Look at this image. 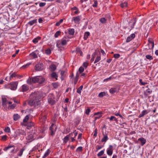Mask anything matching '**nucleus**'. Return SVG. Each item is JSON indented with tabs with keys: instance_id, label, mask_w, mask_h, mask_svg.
Returning a JSON list of instances; mask_svg holds the SVG:
<instances>
[{
	"instance_id": "nucleus-29",
	"label": "nucleus",
	"mask_w": 158,
	"mask_h": 158,
	"mask_svg": "<svg viewBox=\"0 0 158 158\" xmlns=\"http://www.w3.org/2000/svg\"><path fill=\"white\" fill-rule=\"evenodd\" d=\"M20 117L19 116L18 114H15L14 115L13 118L14 120L17 121Z\"/></svg>"
},
{
	"instance_id": "nucleus-17",
	"label": "nucleus",
	"mask_w": 158,
	"mask_h": 158,
	"mask_svg": "<svg viewBox=\"0 0 158 158\" xmlns=\"http://www.w3.org/2000/svg\"><path fill=\"white\" fill-rule=\"evenodd\" d=\"M73 135V134H69L68 135L65 136L64 139L63 141L65 143H67L69 140V138L72 137Z\"/></svg>"
},
{
	"instance_id": "nucleus-30",
	"label": "nucleus",
	"mask_w": 158,
	"mask_h": 158,
	"mask_svg": "<svg viewBox=\"0 0 158 158\" xmlns=\"http://www.w3.org/2000/svg\"><path fill=\"white\" fill-rule=\"evenodd\" d=\"M51 76L53 78H55L56 80H57V78L58 76L56 73L53 72L51 74Z\"/></svg>"
},
{
	"instance_id": "nucleus-57",
	"label": "nucleus",
	"mask_w": 158,
	"mask_h": 158,
	"mask_svg": "<svg viewBox=\"0 0 158 158\" xmlns=\"http://www.w3.org/2000/svg\"><path fill=\"white\" fill-rule=\"evenodd\" d=\"M88 63L87 61L84 62L83 63V66L84 67H85V68H86L88 66Z\"/></svg>"
},
{
	"instance_id": "nucleus-1",
	"label": "nucleus",
	"mask_w": 158,
	"mask_h": 158,
	"mask_svg": "<svg viewBox=\"0 0 158 158\" xmlns=\"http://www.w3.org/2000/svg\"><path fill=\"white\" fill-rule=\"evenodd\" d=\"M41 96L39 92L32 93L30 96L28 104L31 106H35L40 104Z\"/></svg>"
},
{
	"instance_id": "nucleus-45",
	"label": "nucleus",
	"mask_w": 158,
	"mask_h": 158,
	"mask_svg": "<svg viewBox=\"0 0 158 158\" xmlns=\"http://www.w3.org/2000/svg\"><path fill=\"white\" fill-rule=\"evenodd\" d=\"M127 6V2H124L123 3L120 4V6L122 8H124Z\"/></svg>"
},
{
	"instance_id": "nucleus-22",
	"label": "nucleus",
	"mask_w": 158,
	"mask_h": 158,
	"mask_svg": "<svg viewBox=\"0 0 158 158\" xmlns=\"http://www.w3.org/2000/svg\"><path fill=\"white\" fill-rule=\"evenodd\" d=\"M49 69L52 71H54L56 69V67L54 64H51L49 66Z\"/></svg>"
},
{
	"instance_id": "nucleus-38",
	"label": "nucleus",
	"mask_w": 158,
	"mask_h": 158,
	"mask_svg": "<svg viewBox=\"0 0 158 158\" xmlns=\"http://www.w3.org/2000/svg\"><path fill=\"white\" fill-rule=\"evenodd\" d=\"M34 123L32 122H30L29 123H27L26 124V125H27L28 127H31L34 126ZM24 125H26V124H25Z\"/></svg>"
},
{
	"instance_id": "nucleus-16",
	"label": "nucleus",
	"mask_w": 158,
	"mask_h": 158,
	"mask_svg": "<svg viewBox=\"0 0 158 158\" xmlns=\"http://www.w3.org/2000/svg\"><path fill=\"white\" fill-rule=\"evenodd\" d=\"M29 89V86L26 84L23 85L21 88V91L22 92H25Z\"/></svg>"
},
{
	"instance_id": "nucleus-32",
	"label": "nucleus",
	"mask_w": 158,
	"mask_h": 158,
	"mask_svg": "<svg viewBox=\"0 0 158 158\" xmlns=\"http://www.w3.org/2000/svg\"><path fill=\"white\" fill-rule=\"evenodd\" d=\"M25 150V149L24 148H23L21 149L19 152L18 155L20 156H21L23 155V152Z\"/></svg>"
},
{
	"instance_id": "nucleus-42",
	"label": "nucleus",
	"mask_w": 158,
	"mask_h": 158,
	"mask_svg": "<svg viewBox=\"0 0 158 158\" xmlns=\"http://www.w3.org/2000/svg\"><path fill=\"white\" fill-rule=\"evenodd\" d=\"M104 152V149L100 151L98 154L97 156L98 157H99L103 155Z\"/></svg>"
},
{
	"instance_id": "nucleus-53",
	"label": "nucleus",
	"mask_w": 158,
	"mask_h": 158,
	"mask_svg": "<svg viewBox=\"0 0 158 158\" xmlns=\"http://www.w3.org/2000/svg\"><path fill=\"white\" fill-rule=\"evenodd\" d=\"M90 111V109L89 108H88V109L86 110L85 113L86 114L89 115V114Z\"/></svg>"
},
{
	"instance_id": "nucleus-26",
	"label": "nucleus",
	"mask_w": 158,
	"mask_h": 158,
	"mask_svg": "<svg viewBox=\"0 0 158 158\" xmlns=\"http://www.w3.org/2000/svg\"><path fill=\"white\" fill-rule=\"evenodd\" d=\"M107 153L109 156H111L113 154V150L112 149H107Z\"/></svg>"
},
{
	"instance_id": "nucleus-55",
	"label": "nucleus",
	"mask_w": 158,
	"mask_h": 158,
	"mask_svg": "<svg viewBox=\"0 0 158 158\" xmlns=\"http://www.w3.org/2000/svg\"><path fill=\"white\" fill-rule=\"evenodd\" d=\"M60 31H57L55 34V37L56 38L60 34Z\"/></svg>"
},
{
	"instance_id": "nucleus-10",
	"label": "nucleus",
	"mask_w": 158,
	"mask_h": 158,
	"mask_svg": "<svg viewBox=\"0 0 158 158\" xmlns=\"http://www.w3.org/2000/svg\"><path fill=\"white\" fill-rule=\"evenodd\" d=\"M2 105L3 106H6L7 104H11L12 103V102L10 101H8L6 99V98H2Z\"/></svg>"
},
{
	"instance_id": "nucleus-9",
	"label": "nucleus",
	"mask_w": 158,
	"mask_h": 158,
	"mask_svg": "<svg viewBox=\"0 0 158 158\" xmlns=\"http://www.w3.org/2000/svg\"><path fill=\"white\" fill-rule=\"evenodd\" d=\"M44 69L43 64H37L35 66V69L37 71H41Z\"/></svg>"
},
{
	"instance_id": "nucleus-50",
	"label": "nucleus",
	"mask_w": 158,
	"mask_h": 158,
	"mask_svg": "<svg viewBox=\"0 0 158 158\" xmlns=\"http://www.w3.org/2000/svg\"><path fill=\"white\" fill-rule=\"evenodd\" d=\"M98 52L97 51H95V52H94L92 55V58L95 59L96 55L98 54Z\"/></svg>"
},
{
	"instance_id": "nucleus-35",
	"label": "nucleus",
	"mask_w": 158,
	"mask_h": 158,
	"mask_svg": "<svg viewBox=\"0 0 158 158\" xmlns=\"http://www.w3.org/2000/svg\"><path fill=\"white\" fill-rule=\"evenodd\" d=\"M107 118L109 119L110 121L113 120L116 121L117 120V119L114 116H111L110 117H108Z\"/></svg>"
},
{
	"instance_id": "nucleus-20",
	"label": "nucleus",
	"mask_w": 158,
	"mask_h": 158,
	"mask_svg": "<svg viewBox=\"0 0 158 158\" xmlns=\"http://www.w3.org/2000/svg\"><path fill=\"white\" fill-rule=\"evenodd\" d=\"M149 112V111H148L147 110H143L142 112L141 113L139 114V117L140 118L143 117L144 115L148 114Z\"/></svg>"
},
{
	"instance_id": "nucleus-12",
	"label": "nucleus",
	"mask_w": 158,
	"mask_h": 158,
	"mask_svg": "<svg viewBox=\"0 0 158 158\" xmlns=\"http://www.w3.org/2000/svg\"><path fill=\"white\" fill-rule=\"evenodd\" d=\"M72 19L73 20L75 23L78 24L80 23V21L81 19V16H78L76 17H74Z\"/></svg>"
},
{
	"instance_id": "nucleus-28",
	"label": "nucleus",
	"mask_w": 158,
	"mask_h": 158,
	"mask_svg": "<svg viewBox=\"0 0 158 158\" xmlns=\"http://www.w3.org/2000/svg\"><path fill=\"white\" fill-rule=\"evenodd\" d=\"M29 118V117L28 115H27L24 117L23 119V122L24 123H26Z\"/></svg>"
},
{
	"instance_id": "nucleus-2",
	"label": "nucleus",
	"mask_w": 158,
	"mask_h": 158,
	"mask_svg": "<svg viewBox=\"0 0 158 158\" xmlns=\"http://www.w3.org/2000/svg\"><path fill=\"white\" fill-rule=\"evenodd\" d=\"M18 83L17 82H12L5 86L6 88H9L12 90H15L17 89Z\"/></svg>"
},
{
	"instance_id": "nucleus-7",
	"label": "nucleus",
	"mask_w": 158,
	"mask_h": 158,
	"mask_svg": "<svg viewBox=\"0 0 158 158\" xmlns=\"http://www.w3.org/2000/svg\"><path fill=\"white\" fill-rule=\"evenodd\" d=\"M15 146L13 145H8V146L5 147L4 149V150L5 151H6L8 150H10V152H13L15 150Z\"/></svg>"
},
{
	"instance_id": "nucleus-63",
	"label": "nucleus",
	"mask_w": 158,
	"mask_h": 158,
	"mask_svg": "<svg viewBox=\"0 0 158 158\" xmlns=\"http://www.w3.org/2000/svg\"><path fill=\"white\" fill-rule=\"evenodd\" d=\"M46 5V3L44 2H41L39 4L40 7H42Z\"/></svg>"
},
{
	"instance_id": "nucleus-36",
	"label": "nucleus",
	"mask_w": 158,
	"mask_h": 158,
	"mask_svg": "<svg viewBox=\"0 0 158 158\" xmlns=\"http://www.w3.org/2000/svg\"><path fill=\"white\" fill-rule=\"evenodd\" d=\"M65 71H62L61 72L60 74L61 75V79L62 80H63L64 79V75L65 74Z\"/></svg>"
},
{
	"instance_id": "nucleus-40",
	"label": "nucleus",
	"mask_w": 158,
	"mask_h": 158,
	"mask_svg": "<svg viewBox=\"0 0 158 158\" xmlns=\"http://www.w3.org/2000/svg\"><path fill=\"white\" fill-rule=\"evenodd\" d=\"M106 21V19L104 18H102L100 19V21L102 23H105Z\"/></svg>"
},
{
	"instance_id": "nucleus-52",
	"label": "nucleus",
	"mask_w": 158,
	"mask_h": 158,
	"mask_svg": "<svg viewBox=\"0 0 158 158\" xmlns=\"http://www.w3.org/2000/svg\"><path fill=\"white\" fill-rule=\"evenodd\" d=\"M76 50L77 51V52H78L80 54V55L82 56L83 54L82 52V51L80 50V49L79 48H76Z\"/></svg>"
},
{
	"instance_id": "nucleus-34",
	"label": "nucleus",
	"mask_w": 158,
	"mask_h": 158,
	"mask_svg": "<svg viewBox=\"0 0 158 158\" xmlns=\"http://www.w3.org/2000/svg\"><path fill=\"white\" fill-rule=\"evenodd\" d=\"M40 38L39 37H38L34 39L33 40L32 42L35 44L36 43L38 42V40H40Z\"/></svg>"
},
{
	"instance_id": "nucleus-64",
	"label": "nucleus",
	"mask_w": 158,
	"mask_h": 158,
	"mask_svg": "<svg viewBox=\"0 0 158 158\" xmlns=\"http://www.w3.org/2000/svg\"><path fill=\"white\" fill-rule=\"evenodd\" d=\"M97 134L98 132L97 129H96L94 131V136L96 137L97 136Z\"/></svg>"
},
{
	"instance_id": "nucleus-46",
	"label": "nucleus",
	"mask_w": 158,
	"mask_h": 158,
	"mask_svg": "<svg viewBox=\"0 0 158 158\" xmlns=\"http://www.w3.org/2000/svg\"><path fill=\"white\" fill-rule=\"evenodd\" d=\"M67 43V41L65 39H62L61 40V44L62 45H64L66 44Z\"/></svg>"
},
{
	"instance_id": "nucleus-33",
	"label": "nucleus",
	"mask_w": 158,
	"mask_h": 158,
	"mask_svg": "<svg viewBox=\"0 0 158 158\" xmlns=\"http://www.w3.org/2000/svg\"><path fill=\"white\" fill-rule=\"evenodd\" d=\"M109 91L111 94H113L116 91V89L115 88H111L110 89Z\"/></svg>"
},
{
	"instance_id": "nucleus-48",
	"label": "nucleus",
	"mask_w": 158,
	"mask_h": 158,
	"mask_svg": "<svg viewBox=\"0 0 158 158\" xmlns=\"http://www.w3.org/2000/svg\"><path fill=\"white\" fill-rule=\"evenodd\" d=\"M51 53V50L49 48L48 49L45 50V53L47 55H50Z\"/></svg>"
},
{
	"instance_id": "nucleus-24",
	"label": "nucleus",
	"mask_w": 158,
	"mask_h": 158,
	"mask_svg": "<svg viewBox=\"0 0 158 158\" xmlns=\"http://www.w3.org/2000/svg\"><path fill=\"white\" fill-rule=\"evenodd\" d=\"M37 19H34L29 21L28 24L29 25L32 26L37 22Z\"/></svg>"
},
{
	"instance_id": "nucleus-11",
	"label": "nucleus",
	"mask_w": 158,
	"mask_h": 158,
	"mask_svg": "<svg viewBox=\"0 0 158 158\" xmlns=\"http://www.w3.org/2000/svg\"><path fill=\"white\" fill-rule=\"evenodd\" d=\"M102 135L103 136V137L101 140V142H106L109 139L107 134L106 132L104 133L103 132Z\"/></svg>"
},
{
	"instance_id": "nucleus-37",
	"label": "nucleus",
	"mask_w": 158,
	"mask_h": 158,
	"mask_svg": "<svg viewBox=\"0 0 158 158\" xmlns=\"http://www.w3.org/2000/svg\"><path fill=\"white\" fill-rule=\"evenodd\" d=\"M83 88V86L81 85V86L77 90V92L79 94H80L81 93V90Z\"/></svg>"
},
{
	"instance_id": "nucleus-4",
	"label": "nucleus",
	"mask_w": 158,
	"mask_h": 158,
	"mask_svg": "<svg viewBox=\"0 0 158 158\" xmlns=\"http://www.w3.org/2000/svg\"><path fill=\"white\" fill-rule=\"evenodd\" d=\"M48 102L51 105L55 104L56 102L55 96L52 94H49L48 97Z\"/></svg>"
},
{
	"instance_id": "nucleus-39",
	"label": "nucleus",
	"mask_w": 158,
	"mask_h": 158,
	"mask_svg": "<svg viewBox=\"0 0 158 158\" xmlns=\"http://www.w3.org/2000/svg\"><path fill=\"white\" fill-rule=\"evenodd\" d=\"M139 140L141 142L142 145H143L145 144L146 142V140L143 138H140L139 139Z\"/></svg>"
},
{
	"instance_id": "nucleus-6",
	"label": "nucleus",
	"mask_w": 158,
	"mask_h": 158,
	"mask_svg": "<svg viewBox=\"0 0 158 158\" xmlns=\"http://www.w3.org/2000/svg\"><path fill=\"white\" fill-rule=\"evenodd\" d=\"M16 136H19L21 135L25 136L26 135V132L22 129H19L17 130L15 132Z\"/></svg>"
},
{
	"instance_id": "nucleus-41",
	"label": "nucleus",
	"mask_w": 158,
	"mask_h": 158,
	"mask_svg": "<svg viewBox=\"0 0 158 158\" xmlns=\"http://www.w3.org/2000/svg\"><path fill=\"white\" fill-rule=\"evenodd\" d=\"M30 55L32 56L33 58H36L37 57V56L36 54L35 53V52H33L31 54H30Z\"/></svg>"
},
{
	"instance_id": "nucleus-18",
	"label": "nucleus",
	"mask_w": 158,
	"mask_h": 158,
	"mask_svg": "<svg viewBox=\"0 0 158 158\" xmlns=\"http://www.w3.org/2000/svg\"><path fill=\"white\" fill-rule=\"evenodd\" d=\"M135 37V35L134 34H131L130 36L128 37L126 40V42H129L133 39Z\"/></svg>"
},
{
	"instance_id": "nucleus-5",
	"label": "nucleus",
	"mask_w": 158,
	"mask_h": 158,
	"mask_svg": "<svg viewBox=\"0 0 158 158\" xmlns=\"http://www.w3.org/2000/svg\"><path fill=\"white\" fill-rule=\"evenodd\" d=\"M35 135V134H33L32 133H29L28 134L26 139L29 141V142H31L36 138Z\"/></svg>"
},
{
	"instance_id": "nucleus-54",
	"label": "nucleus",
	"mask_w": 158,
	"mask_h": 158,
	"mask_svg": "<svg viewBox=\"0 0 158 158\" xmlns=\"http://www.w3.org/2000/svg\"><path fill=\"white\" fill-rule=\"evenodd\" d=\"M146 58L147 59H148L151 60L153 59L152 57L149 55H147L146 56Z\"/></svg>"
},
{
	"instance_id": "nucleus-60",
	"label": "nucleus",
	"mask_w": 158,
	"mask_h": 158,
	"mask_svg": "<svg viewBox=\"0 0 158 158\" xmlns=\"http://www.w3.org/2000/svg\"><path fill=\"white\" fill-rule=\"evenodd\" d=\"M139 82L141 85H144L147 84V83L145 82H143L142 81V80L141 79L139 80Z\"/></svg>"
},
{
	"instance_id": "nucleus-61",
	"label": "nucleus",
	"mask_w": 158,
	"mask_h": 158,
	"mask_svg": "<svg viewBox=\"0 0 158 158\" xmlns=\"http://www.w3.org/2000/svg\"><path fill=\"white\" fill-rule=\"evenodd\" d=\"M120 56V55L118 54H115L114 55V57L115 58H118Z\"/></svg>"
},
{
	"instance_id": "nucleus-47",
	"label": "nucleus",
	"mask_w": 158,
	"mask_h": 158,
	"mask_svg": "<svg viewBox=\"0 0 158 158\" xmlns=\"http://www.w3.org/2000/svg\"><path fill=\"white\" fill-rule=\"evenodd\" d=\"M63 19H61L60 20V21L57 22L56 24V26H59L60 23H62L63 22Z\"/></svg>"
},
{
	"instance_id": "nucleus-25",
	"label": "nucleus",
	"mask_w": 158,
	"mask_h": 158,
	"mask_svg": "<svg viewBox=\"0 0 158 158\" xmlns=\"http://www.w3.org/2000/svg\"><path fill=\"white\" fill-rule=\"evenodd\" d=\"M50 152V150L49 149H48L45 153L44 156H43V158H45L47 157L49 154Z\"/></svg>"
},
{
	"instance_id": "nucleus-56",
	"label": "nucleus",
	"mask_w": 158,
	"mask_h": 158,
	"mask_svg": "<svg viewBox=\"0 0 158 158\" xmlns=\"http://www.w3.org/2000/svg\"><path fill=\"white\" fill-rule=\"evenodd\" d=\"M102 148V147H101L99 145H97L96 147V152H97L98 150Z\"/></svg>"
},
{
	"instance_id": "nucleus-14",
	"label": "nucleus",
	"mask_w": 158,
	"mask_h": 158,
	"mask_svg": "<svg viewBox=\"0 0 158 158\" xmlns=\"http://www.w3.org/2000/svg\"><path fill=\"white\" fill-rule=\"evenodd\" d=\"M39 80L38 83L40 84L44 85L45 84V79L41 76H39Z\"/></svg>"
},
{
	"instance_id": "nucleus-3",
	"label": "nucleus",
	"mask_w": 158,
	"mask_h": 158,
	"mask_svg": "<svg viewBox=\"0 0 158 158\" xmlns=\"http://www.w3.org/2000/svg\"><path fill=\"white\" fill-rule=\"evenodd\" d=\"M39 76H36L31 78L29 77L27 81V83L29 85H31L33 83H38L39 80Z\"/></svg>"
},
{
	"instance_id": "nucleus-58",
	"label": "nucleus",
	"mask_w": 158,
	"mask_h": 158,
	"mask_svg": "<svg viewBox=\"0 0 158 158\" xmlns=\"http://www.w3.org/2000/svg\"><path fill=\"white\" fill-rule=\"evenodd\" d=\"M82 150V147L80 146L77 148L76 149V151L77 152H81Z\"/></svg>"
},
{
	"instance_id": "nucleus-15",
	"label": "nucleus",
	"mask_w": 158,
	"mask_h": 158,
	"mask_svg": "<svg viewBox=\"0 0 158 158\" xmlns=\"http://www.w3.org/2000/svg\"><path fill=\"white\" fill-rule=\"evenodd\" d=\"M102 112H98L95 113L94 115H97L94 118V121H96L97 119H99L102 116Z\"/></svg>"
},
{
	"instance_id": "nucleus-49",
	"label": "nucleus",
	"mask_w": 158,
	"mask_h": 158,
	"mask_svg": "<svg viewBox=\"0 0 158 158\" xmlns=\"http://www.w3.org/2000/svg\"><path fill=\"white\" fill-rule=\"evenodd\" d=\"M84 68L82 67H81L79 69L78 72L79 73H81L84 71Z\"/></svg>"
},
{
	"instance_id": "nucleus-19",
	"label": "nucleus",
	"mask_w": 158,
	"mask_h": 158,
	"mask_svg": "<svg viewBox=\"0 0 158 158\" xmlns=\"http://www.w3.org/2000/svg\"><path fill=\"white\" fill-rule=\"evenodd\" d=\"M17 75L16 73L14 72L11 74L9 77L10 80L12 79H15L16 77H17Z\"/></svg>"
},
{
	"instance_id": "nucleus-43",
	"label": "nucleus",
	"mask_w": 158,
	"mask_h": 158,
	"mask_svg": "<svg viewBox=\"0 0 158 158\" xmlns=\"http://www.w3.org/2000/svg\"><path fill=\"white\" fill-rule=\"evenodd\" d=\"M136 22V21H135V22L133 23H131V22L129 23V25L131 26V30L133 28L134 26H135V24Z\"/></svg>"
},
{
	"instance_id": "nucleus-59",
	"label": "nucleus",
	"mask_w": 158,
	"mask_h": 158,
	"mask_svg": "<svg viewBox=\"0 0 158 158\" xmlns=\"http://www.w3.org/2000/svg\"><path fill=\"white\" fill-rule=\"evenodd\" d=\"M16 106L15 104H13L9 106V107L10 108V109H13Z\"/></svg>"
},
{
	"instance_id": "nucleus-21",
	"label": "nucleus",
	"mask_w": 158,
	"mask_h": 158,
	"mask_svg": "<svg viewBox=\"0 0 158 158\" xmlns=\"http://www.w3.org/2000/svg\"><path fill=\"white\" fill-rule=\"evenodd\" d=\"M90 35V33L88 31L85 32L84 34V39L85 40H86L88 38V36Z\"/></svg>"
},
{
	"instance_id": "nucleus-31",
	"label": "nucleus",
	"mask_w": 158,
	"mask_h": 158,
	"mask_svg": "<svg viewBox=\"0 0 158 158\" xmlns=\"http://www.w3.org/2000/svg\"><path fill=\"white\" fill-rule=\"evenodd\" d=\"M52 85L54 88H56L60 86V84L58 82H55L52 83Z\"/></svg>"
},
{
	"instance_id": "nucleus-8",
	"label": "nucleus",
	"mask_w": 158,
	"mask_h": 158,
	"mask_svg": "<svg viewBox=\"0 0 158 158\" xmlns=\"http://www.w3.org/2000/svg\"><path fill=\"white\" fill-rule=\"evenodd\" d=\"M56 127H54V124L52 123L49 128V130L51 131V135L53 136L54 135L56 131Z\"/></svg>"
},
{
	"instance_id": "nucleus-13",
	"label": "nucleus",
	"mask_w": 158,
	"mask_h": 158,
	"mask_svg": "<svg viewBox=\"0 0 158 158\" xmlns=\"http://www.w3.org/2000/svg\"><path fill=\"white\" fill-rule=\"evenodd\" d=\"M148 42H149V48H153L154 46V43L152 39L151 38L149 39Z\"/></svg>"
},
{
	"instance_id": "nucleus-27",
	"label": "nucleus",
	"mask_w": 158,
	"mask_h": 158,
	"mask_svg": "<svg viewBox=\"0 0 158 158\" xmlns=\"http://www.w3.org/2000/svg\"><path fill=\"white\" fill-rule=\"evenodd\" d=\"M101 59V57L100 56H97L96 57L95 60L94 62V64H95L99 62Z\"/></svg>"
},
{
	"instance_id": "nucleus-44",
	"label": "nucleus",
	"mask_w": 158,
	"mask_h": 158,
	"mask_svg": "<svg viewBox=\"0 0 158 158\" xmlns=\"http://www.w3.org/2000/svg\"><path fill=\"white\" fill-rule=\"evenodd\" d=\"M106 95V93L105 92H101L98 94V97H102Z\"/></svg>"
},
{
	"instance_id": "nucleus-23",
	"label": "nucleus",
	"mask_w": 158,
	"mask_h": 158,
	"mask_svg": "<svg viewBox=\"0 0 158 158\" xmlns=\"http://www.w3.org/2000/svg\"><path fill=\"white\" fill-rule=\"evenodd\" d=\"M68 32L69 34L73 35L75 32V30L73 28H69V29Z\"/></svg>"
},
{
	"instance_id": "nucleus-51",
	"label": "nucleus",
	"mask_w": 158,
	"mask_h": 158,
	"mask_svg": "<svg viewBox=\"0 0 158 158\" xmlns=\"http://www.w3.org/2000/svg\"><path fill=\"white\" fill-rule=\"evenodd\" d=\"M5 131L7 133H9L10 131V127H7L6 128H5Z\"/></svg>"
},
{
	"instance_id": "nucleus-62",
	"label": "nucleus",
	"mask_w": 158,
	"mask_h": 158,
	"mask_svg": "<svg viewBox=\"0 0 158 158\" xmlns=\"http://www.w3.org/2000/svg\"><path fill=\"white\" fill-rule=\"evenodd\" d=\"M98 2L97 1H95L94 2V4H93V6L94 7H96L97 6Z\"/></svg>"
}]
</instances>
